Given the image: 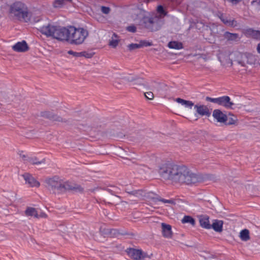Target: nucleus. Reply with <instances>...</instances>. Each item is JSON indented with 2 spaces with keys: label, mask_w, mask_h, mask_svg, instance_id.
Listing matches in <instances>:
<instances>
[{
  "label": "nucleus",
  "mask_w": 260,
  "mask_h": 260,
  "mask_svg": "<svg viewBox=\"0 0 260 260\" xmlns=\"http://www.w3.org/2000/svg\"><path fill=\"white\" fill-rule=\"evenodd\" d=\"M217 57L219 61L223 65L230 63L229 53L226 51H220Z\"/></svg>",
  "instance_id": "16"
},
{
  "label": "nucleus",
  "mask_w": 260,
  "mask_h": 260,
  "mask_svg": "<svg viewBox=\"0 0 260 260\" xmlns=\"http://www.w3.org/2000/svg\"><path fill=\"white\" fill-rule=\"evenodd\" d=\"M110 228H101L100 232L104 237H108Z\"/></svg>",
  "instance_id": "39"
},
{
  "label": "nucleus",
  "mask_w": 260,
  "mask_h": 260,
  "mask_svg": "<svg viewBox=\"0 0 260 260\" xmlns=\"http://www.w3.org/2000/svg\"><path fill=\"white\" fill-rule=\"evenodd\" d=\"M136 82L134 83V85L135 86V88H137L139 86H146V84L143 81L142 79L138 78L137 79H135Z\"/></svg>",
  "instance_id": "34"
},
{
  "label": "nucleus",
  "mask_w": 260,
  "mask_h": 260,
  "mask_svg": "<svg viewBox=\"0 0 260 260\" xmlns=\"http://www.w3.org/2000/svg\"><path fill=\"white\" fill-rule=\"evenodd\" d=\"M246 35L251 37L255 39L260 40V30H254L252 28H248L245 30Z\"/></svg>",
  "instance_id": "22"
},
{
  "label": "nucleus",
  "mask_w": 260,
  "mask_h": 260,
  "mask_svg": "<svg viewBox=\"0 0 260 260\" xmlns=\"http://www.w3.org/2000/svg\"><path fill=\"white\" fill-rule=\"evenodd\" d=\"M162 229V235L166 238H171L173 233L171 225L162 222L161 224Z\"/></svg>",
  "instance_id": "12"
},
{
  "label": "nucleus",
  "mask_w": 260,
  "mask_h": 260,
  "mask_svg": "<svg viewBox=\"0 0 260 260\" xmlns=\"http://www.w3.org/2000/svg\"><path fill=\"white\" fill-rule=\"evenodd\" d=\"M88 36V32L86 29L70 26L68 42L72 45H80L84 42Z\"/></svg>",
  "instance_id": "5"
},
{
  "label": "nucleus",
  "mask_w": 260,
  "mask_h": 260,
  "mask_svg": "<svg viewBox=\"0 0 260 260\" xmlns=\"http://www.w3.org/2000/svg\"><path fill=\"white\" fill-rule=\"evenodd\" d=\"M206 100L213 103H215L224 107L227 109H233L235 104L231 101L229 96L224 95L217 98H212L209 96L206 98Z\"/></svg>",
  "instance_id": "6"
},
{
  "label": "nucleus",
  "mask_w": 260,
  "mask_h": 260,
  "mask_svg": "<svg viewBox=\"0 0 260 260\" xmlns=\"http://www.w3.org/2000/svg\"><path fill=\"white\" fill-rule=\"evenodd\" d=\"M28 46L25 41L17 42L12 46L14 51L18 52H26L28 50Z\"/></svg>",
  "instance_id": "11"
},
{
  "label": "nucleus",
  "mask_w": 260,
  "mask_h": 260,
  "mask_svg": "<svg viewBox=\"0 0 260 260\" xmlns=\"http://www.w3.org/2000/svg\"><path fill=\"white\" fill-rule=\"evenodd\" d=\"M200 226L205 229H211V224L209 222V217L207 215L203 216L199 220Z\"/></svg>",
  "instance_id": "20"
},
{
  "label": "nucleus",
  "mask_w": 260,
  "mask_h": 260,
  "mask_svg": "<svg viewBox=\"0 0 260 260\" xmlns=\"http://www.w3.org/2000/svg\"><path fill=\"white\" fill-rule=\"evenodd\" d=\"M217 256L213 254H210L207 257L208 259H212V258H216Z\"/></svg>",
  "instance_id": "54"
},
{
  "label": "nucleus",
  "mask_w": 260,
  "mask_h": 260,
  "mask_svg": "<svg viewBox=\"0 0 260 260\" xmlns=\"http://www.w3.org/2000/svg\"><path fill=\"white\" fill-rule=\"evenodd\" d=\"M40 116L48 119L50 120L54 121H61L66 123V125L73 126V128L82 129V128H91V129H98L101 128V125L98 124H92L90 125H87V124L83 123H79V120L77 119L80 117L79 114L77 112H74L73 114V118H69L67 120L63 119L60 116L54 114L53 112L45 111L40 113Z\"/></svg>",
  "instance_id": "2"
},
{
  "label": "nucleus",
  "mask_w": 260,
  "mask_h": 260,
  "mask_svg": "<svg viewBox=\"0 0 260 260\" xmlns=\"http://www.w3.org/2000/svg\"><path fill=\"white\" fill-rule=\"evenodd\" d=\"M128 48L129 50L132 51L136 49L140 48L141 45L140 44V43L139 44H131L128 45Z\"/></svg>",
  "instance_id": "40"
},
{
  "label": "nucleus",
  "mask_w": 260,
  "mask_h": 260,
  "mask_svg": "<svg viewBox=\"0 0 260 260\" xmlns=\"http://www.w3.org/2000/svg\"><path fill=\"white\" fill-rule=\"evenodd\" d=\"M113 37H115V38L117 37V36L115 34H114L113 35Z\"/></svg>",
  "instance_id": "58"
},
{
  "label": "nucleus",
  "mask_w": 260,
  "mask_h": 260,
  "mask_svg": "<svg viewBox=\"0 0 260 260\" xmlns=\"http://www.w3.org/2000/svg\"><path fill=\"white\" fill-rule=\"evenodd\" d=\"M153 17H144L141 20L142 25L149 30L150 25L152 24Z\"/></svg>",
  "instance_id": "29"
},
{
  "label": "nucleus",
  "mask_w": 260,
  "mask_h": 260,
  "mask_svg": "<svg viewBox=\"0 0 260 260\" xmlns=\"http://www.w3.org/2000/svg\"><path fill=\"white\" fill-rule=\"evenodd\" d=\"M136 27L134 25L128 26L126 27V30L132 32H135L136 31Z\"/></svg>",
  "instance_id": "48"
},
{
  "label": "nucleus",
  "mask_w": 260,
  "mask_h": 260,
  "mask_svg": "<svg viewBox=\"0 0 260 260\" xmlns=\"http://www.w3.org/2000/svg\"><path fill=\"white\" fill-rule=\"evenodd\" d=\"M146 258H151V256L149 255L147 252L143 251L142 250V254L141 255V260H144Z\"/></svg>",
  "instance_id": "47"
},
{
  "label": "nucleus",
  "mask_w": 260,
  "mask_h": 260,
  "mask_svg": "<svg viewBox=\"0 0 260 260\" xmlns=\"http://www.w3.org/2000/svg\"><path fill=\"white\" fill-rule=\"evenodd\" d=\"M71 191L76 193L79 192L82 193L84 192V189L81 185L73 183Z\"/></svg>",
  "instance_id": "33"
},
{
  "label": "nucleus",
  "mask_w": 260,
  "mask_h": 260,
  "mask_svg": "<svg viewBox=\"0 0 260 260\" xmlns=\"http://www.w3.org/2000/svg\"><path fill=\"white\" fill-rule=\"evenodd\" d=\"M257 52L260 53V43H259L258 45H257Z\"/></svg>",
  "instance_id": "57"
},
{
  "label": "nucleus",
  "mask_w": 260,
  "mask_h": 260,
  "mask_svg": "<svg viewBox=\"0 0 260 260\" xmlns=\"http://www.w3.org/2000/svg\"><path fill=\"white\" fill-rule=\"evenodd\" d=\"M25 214L27 216H33L34 217L39 218V214L36 208L30 207H28L25 211Z\"/></svg>",
  "instance_id": "25"
},
{
  "label": "nucleus",
  "mask_w": 260,
  "mask_h": 260,
  "mask_svg": "<svg viewBox=\"0 0 260 260\" xmlns=\"http://www.w3.org/2000/svg\"><path fill=\"white\" fill-rule=\"evenodd\" d=\"M27 161L32 165H40L41 164H45L46 161L45 158H43L42 160H39V158L36 157H29L27 158Z\"/></svg>",
  "instance_id": "26"
},
{
  "label": "nucleus",
  "mask_w": 260,
  "mask_h": 260,
  "mask_svg": "<svg viewBox=\"0 0 260 260\" xmlns=\"http://www.w3.org/2000/svg\"><path fill=\"white\" fill-rule=\"evenodd\" d=\"M23 152V151H19L18 154L20 155V156L23 159V160L27 161V158L29 157L26 155L22 154Z\"/></svg>",
  "instance_id": "50"
},
{
  "label": "nucleus",
  "mask_w": 260,
  "mask_h": 260,
  "mask_svg": "<svg viewBox=\"0 0 260 260\" xmlns=\"http://www.w3.org/2000/svg\"><path fill=\"white\" fill-rule=\"evenodd\" d=\"M181 221L183 223H189L192 226H194L196 224L195 219L189 215H185Z\"/></svg>",
  "instance_id": "30"
},
{
  "label": "nucleus",
  "mask_w": 260,
  "mask_h": 260,
  "mask_svg": "<svg viewBox=\"0 0 260 260\" xmlns=\"http://www.w3.org/2000/svg\"><path fill=\"white\" fill-rule=\"evenodd\" d=\"M111 135L112 136L113 139L117 140L122 139L125 136V134L122 133L121 132H119V133H117L116 134H113V135Z\"/></svg>",
  "instance_id": "37"
},
{
  "label": "nucleus",
  "mask_w": 260,
  "mask_h": 260,
  "mask_svg": "<svg viewBox=\"0 0 260 260\" xmlns=\"http://www.w3.org/2000/svg\"><path fill=\"white\" fill-rule=\"evenodd\" d=\"M160 22V20L158 17H153L152 24L150 25L149 30L154 31L159 29L161 27Z\"/></svg>",
  "instance_id": "21"
},
{
  "label": "nucleus",
  "mask_w": 260,
  "mask_h": 260,
  "mask_svg": "<svg viewBox=\"0 0 260 260\" xmlns=\"http://www.w3.org/2000/svg\"><path fill=\"white\" fill-rule=\"evenodd\" d=\"M128 193L131 194L135 195L136 194H137V192L136 190H134V191L129 192Z\"/></svg>",
  "instance_id": "56"
},
{
  "label": "nucleus",
  "mask_w": 260,
  "mask_h": 260,
  "mask_svg": "<svg viewBox=\"0 0 260 260\" xmlns=\"http://www.w3.org/2000/svg\"><path fill=\"white\" fill-rule=\"evenodd\" d=\"M140 44L141 45V48L143 47H147V46H151L152 45V43L151 42H148L147 41H141L140 42Z\"/></svg>",
  "instance_id": "42"
},
{
  "label": "nucleus",
  "mask_w": 260,
  "mask_h": 260,
  "mask_svg": "<svg viewBox=\"0 0 260 260\" xmlns=\"http://www.w3.org/2000/svg\"><path fill=\"white\" fill-rule=\"evenodd\" d=\"M257 3L260 6V0H258V1H253L251 2V4H252V5H254V3Z\"/></svg>",
  "instance_id": "55"
},
{
  "label": "nucleus",
  "mask_w": 260,
  "mask_h": 260,
  "mask_svg": "<svg viewBox=\"0 0 260 260\" xmlns=\"http://www.w3.org/2000/svg\"><path fill=\"white\" fill-rule=\"evenodd\" d=\"M204 252H205L206 253H209V252L207 251H204Z\"/></svg>",
  "instance_id": "59"
},
{
  "label": "nucleus",
  "mask_w": 260,
  "mask_h": 260,
  "mask_svg": "<svg viewBox=\"0 0 260 260\" xmlns=\"http://www.w3.org/2000/svg\"><path fill=\"white\" fill-rule=\"evenodd\" d=\"M70 31V26L69 28H66L49 24L41 28L42 34L47 37H51L60 41L68 42Z\"/></svg>",
  "instance_id": "3"
},
{
  "label": "nucleus",
  "mask_w": 260,
  "mask_h": 260,
  "mask_svg": "<svg viewBox=\"0 0 260 260\" xmlns=\"http://www.w3.org/2000/svg\"><path fill=\"white\" fill-rule=\"evenodd\" d=\"M168 47L171 49H180L183 48L182 44L177 41H171L169 43Z\"/></svg>",
  "instance_id": "32"
},
{
  "label": "nucleus",
  "mask_w": 260,
  "mask_h": 260,
  "mask_svg": "<svg viewBox=\"0 0 260 260\" xmlns=\"http://www.w3.org/2000/svg\"><path fill=\"white\" fill-rule=\"evenodd\" d=\"M126 254L133 260H141L142 249L128 247L125 250Z\"/></svg>",
  "instance_id": "9"
},
{
  "label": "nucleus",
  "mask_w": 260,
  "mask_h": 260,
  "mask_svg": "<svg viewBox=\"0 0 260 260\" xmlns=\"http://www.w3.org/2000/svg\"><path fill=\"white\" fill-rule=\"evenodd\" d=\"M175 101L178 103H179L182 105L184 106L185 107L189 108L190 109L194 105L193 103L191 101H186L179 98L176 99Z\"/></svg>",
  "instance_id": "27"
},
{
  "label": "nucleus",
  "mask_w": 260,
  "mask_h": 260,
  "mask_svg": "<svg viewBox=\"0 0 260 260\" xmlns=\"http://www.w3.org/2000/svg\"><path fill=\"white\" fill-rule=\"evenodd\" d=\"M47 217V214L44 212H42L40 215H39V218H46Z\"/></svg>",
  "instance_id": "53"
},
{
  "label": "nucleus",
  "mask_w": 260,
  "mask_h": 260,
  "mask_svg": "<svg viewBox=\"0 0 260 260\" xmlns=\"http://www.w3.org/2000/svg\"><path fill=\"white\" fill-rule=\"evenodd\" d=\"M194 108L196 109L197 113L201 116L209 117L211 115V112L206 106L196 105Z\"/></svg>",
  "instance_id": "13"
},
{
  "label": "nucleus",
  "mask_w": 260,
  "mask_h": 260,
  "mask_svg": "<svg viewBox=\"0 0 260 260\" xmlns=\"http://www.w3.org/2000/svg\"><path fill=\"white\" fill-rule=\"evenodd\" d=\"M223 221L221 220L214 219L211 224V229H212L215 232L221 233L223 231Z\"/></svg>",
  "instance_id": "15"
},
{
  "label": "nucleus",
  "mask_w": 260,
  "mask_h": 260,
  "mask_svg": "<svg viewBox=\"0 0 260 260\" xmlns=\"http://www.w3.org/2000/svg\"><path fill=\"white\" fill-rule=\"evenodd\" d=\"M106 247L113 249V251L115 252L123 251L124 250V247L122 244H118L115 241L107 244V246Z\"/></svg>",
  "instance_id": "18"
},
{
  "label": "nucleus",
  "mask_w": 260,
  "mask_h": 260,
  "mask_svg": "<svg viewBox=\"0 0 260 260\" xmlns=\"http://www.w3.org/2000/svg\"><path fill=\"white\" fill-rule=\"evenodd\" d=\"M239 237L241 240L243 241H248L250 238L249 235V231L246 229L241 230L240 232Z\"/></svg>",
  "instance_id": "28"
},
{
  "label": "nucleus",
  "mask_w": 260,
  "mask_h": 260,
  "mask_svg": "<svg viewBox=\"0 0 260 260\" xmlns=\"http://www.w3.org/2000/svg\"><path fill=\"white\" fill-rule=\"evenodd\" d=\"M22 176L26 184H28L30 187H39L40 185V182L37 181L29 173H25Z\"/></svg>",
  "instance_id": "10"
},
{
  "label": "nucleus",
  "mask_w": 260,
  "mask_h": 260,
  "mask_svg": "<svg viewBox=\"0 0 260 260\" xmlns=\"http://www.w3.org/2000/svg\"><path fill=\"white\" fill-rule=\"evenodd\" d=\"M157 11L161 16H165L167 15V12L165 10L164 7L161 5H159L157 7Z\"/></svg>",
  "instance_id": "38"
},
{
  "label": "nucleus",
  "mask_w": 260,
  "mask_h": 260,
  "mask_svg": "<svg viewBox=\"0 0 260 260\" xmlns=\"http://www.w3.org/2000/svg\"><path fill=\"white\" fill-rule=\"evenodd\" d=\"M160 176L175 183L192 185L212 180L213 175L210 174H196L185 166H178L172 164H165L159 168Z\"/></svg>",
  "instance_id": "1"
},
{
  "label": "nucleus",
  "mask_w": 260,
  "mask_h": 260,
  "mask_svg": "<svg viewBox=\"0 0 260 260\" xmlns=\"http://www.w3.org/2000/svg\"><path fill=\"white\" fill-rule=\"evenodd\" d=\"M98 131H89V133L88 134L89 135H90V137L92 138L96 139V134H94L95 132H97Z\"/></svg>",
  "instance_id": "52"
},
{
  "label": "nucleus",
  "mask_w": 260,
  "mask_h": 260,
  "mask_svg": "<svg viewBox=\"0 0 260 260\" xmlns=\"http://www.w3.org/2000/svg\"><path fill=\"white\" fill-rule=\"evenodd\" d=\"M159 202H161L164 203H169V204H171L172 205H175L176 204L175 201L173 199L167 200V199L161 198L160 197L159 198Z\"/></svg>",
  "instance_id": "41"
},
{
  "label": "nucleus",
  "mask_w": 260,
  "mask_h": 260,
  "mask_svg": "<svg viewBox=\"0 0 260 260\" xmlns=\"http://www.w3.org/2000/svg\"><path fill=\"white\" fill-rule=\"evenodd\" d=\"M118 44V41L117 39H114L113 37L112 38V40L109 42V45L115 48Z\"/></svg>",
  "instance_id": "43"
},
{
  "label": "nucleus",
  "mask_w": 260,
  "mask_h": 260,
  "mask_svg": "<svg viewBox=\"0 0 260 260\" xmlns=\"http://www.w3.org/2000/svg\"><path fill=\"white\" fill-rule=\"evenodd\" d=\"M213 116L219 122L224 123L227 120V116L219 109H215L213 112Z\"/></svg>",
  "instance_id": "14"
},
{
  "label": "nucleus",
  "mask_w": 260,
  "mask_h": 260,
  "mask_svg": "<svg viewBox=\"0 0 260 260\" xmlns=\"http://www.w3.org/2000/svg\"><path fill=\"white\" fill-rule=\"evenodd\" d=\"M23 134H21L22 136H24L27 139H32L34 138V134L32 132L35 131H21Z\"/></svg>",
  "instance_id": "36"
},
{
  "label": "nucleus",
  "mask_w": 260,
  "mask_h": 260,
  "mask_svg": "<svg viewBox=\"0 0 260 260\" xmlns=\"http://www.w3.org/2000/svg\"><path fill=\"white\" fill-rule=\"evenodd\" d=\"M120 236H127L133 237L135 234L132 233L128 232L127 231L122 229H117L110 228L108 237L116 238Z\"/></svg>",
  "instance_id": "8"
},
{
  "label": "nucleus",
  "mask_w": 260,
  "mask_h": 260,
  "mask_svg": "<svg viewBox=\"0 0 260 260\" xmlns=\"http://www.w3.org/2000/svg\"><path fill=\"white\" fill-rule=\"evenodd\" d=\"M237 118L235 116L234 117H228L227 116V120L224 123L226 125L235 124L237 123Z\"/></svg>",
  "instance_id": "35"
},
{
  "label": "nucleus",
  "mask_w": 260,
  "mask_h": 260,
  "mask_svg": "<svg viewBox=\"0 0 260 260\" xmlns=\"http://www.w3.org/2000/svg\"><path fill=\"white\" fill-rule=\"evenodd\" d=\"M49 189L54 193H60L62 180L58 176H55L46 180Z\"/></svg>",
  "instance_id": "7"
},
{
  "label": "nucleus",
  "mask_w": 260,
  "mask_h": 260,
  "mask_svg": "<svg viewBox=\"0 0 260 260\" xmlns=\"http://www.w3.org/2000/svg\"><path fill=\"white\" fill-rule=\"evenodd\" d=\"M144 95L145 98L148 100H152L154 98L153 93L151 91L144 93Z\"/></svg>",
  "instance_id": "45"
},
{
  "label": "nucleus",
  "mask_w": 260,
  "mask_h": 260,
  "mask_svg": "<svg viewBox=\"0 0 260 260\" xmlns=\"http://www.w3.org/2000/svg\"><path fill=\"white\" fill-rule=\"evenodd\" d=\"M73 183H71L69 181L62 182L61 186L60 193H64L67 191H71L72 188Z\"/></svg>",
  "instance_id": "23"
},
{
  "label": "nucleus",
  "mask_w": 260,
  "mask_h": 260,
  "mask_svg": "<svg viewBox=\"0 0 260 260\" xmlns=\"http://www.w3.org/2000/svg\"><path fill=\"white\" fill-rule=\"evenodd\" d=\"M81 56H84L87 58H91L94 54V53H88L85 51L81 52Z\"/></svg>",
  "instance_id": "44"
},
{
  "label": "nucleus",
  "mask_w": 260,
  "mask_h": 260,
  "mask_svg": "<svg viewBox=\"0 0 260 260\" xmlns=\"http://www.w3.org/2000/svg\"><path fill=\"white\" fill-rule=\"evenodd\" d=\"M72 0H56L54 3V6L56 8H60L62 6L70 4Z\"/></svg>",
  "instance_id": "31"
},
{
  "label": "nucleus",
  "mask_w": 260,
  "mask_h": 260,
  "mask_svg": "<svg viewBox=\"0 0 260 260\" xmlns=\"http://www.w3.org/2000/svg\"><path fill=\"white\" fill-rule=\"evenodd\" d=\"M144 197L148 201L152 202L155 204L159 202L160 198V196L158 194L152 191H149L145 193Z\"/></svg>",
  "instance_id": "17"
},
{
  "label": "nucleus",
  "mask_w": 260,
  "mask_h": 260,
  "mask_svg": "<svg viewBox=\"0 0 260 260\" xmlns=\"http://www.w3.org/2000/svg\"><path fill=\"white\" fill-rule=\"evenodd\" d=\"M124 79L128 82H133L135 81V78L132 76L125 77Z\"/></svg>",
  "instance_id": "51"
},
{
  "label": "nucleus",
  "mask_w": 260,
  "mask_h": 260,
  "mask_svg": "<svg viewBox=\"0 0 260 260\" xmlns=\"http://www.w3.org/2000/svg\"><path fill=\"white\" fill-rule=\"evenodd\" d=\"M101 11L105 14H108L110 13V9L109 7L102 6L101 7Z\"/></svg>",
  "instance_id": "46"
},
{
  "label": "nucleus",
  "mask_w": 260,
  "mask_h": 260,
  "mask_svg": "<svg viewBox=\"0 0 260 260\" xmlns=\"http://www.w3.org/2000/svg\"><path fill=\"white\" fill-rule=\"evenodd\" d=\"M224 39L229 41H237L239 39V35L236 33H231L226 31L223 35Z\"/></svg>",
  "instance_id": "24"
},
{
  "label": "nucleus",
  "mask_w": 260,
  "mask_h": 260,
  "mask_svg": "<svg viewBox=\"0 0 260 260\" xmlns=\"http://www.w3.org/2000/svg\"><path fill=\"white\" fill-rule=\"evenodd\" d=\"M68 53L70 55H72L75 57H80L81 54V52H76L72 50L68 51Z\"/></svg>",
  "instance_id": "49"
},
{
  "label": "nucleus",
  "mask_w": 260,
  "mask_h": 260,
  "mask_svg": "<svg viewBox=\"0 0 260 260\" xmlns=\"http://www.w3.org/2000/svg\"><path fill=\"white\" fill-rule=\"evenodd\" d=\"M221 21L226 25L235 27L238 26V23L235 19H228L222 15L220 17Z\"/></svg>",
  "instance_id": "19"
},
{
  "label": "nucleus",
  "mask_w": 260,
  "mask_h": 260,
  "mask_svg": "<svg viewBox=\"0 0 260 260\" xmlns=\"http://www.w3.org/2000/svg\"><path fill=\"white\" fill-rule=\"evenodd\" d=\"M9 14L14 20L26 22L30 20L31 16L27 6L20 2H15L10 6Z\"/></svg>",
  "instance_id": "4"
}]
</instances>
